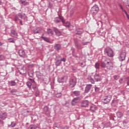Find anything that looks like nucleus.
Here are the masks:
<instances>
[{
	"label": "nucleus",
	"mask_w": 129,
	"mask_h": 129,
	"mask_svg": "<svg viewBox=\"0 0 129 129\" xmlns=\"http://www.w3.org/2000/svg\"><path fill=\"white\" fill-rule=\"evenodd\" d=\"M11 125L12 127H15V126L17 125V123H14V122H12Z\"/></svg>",
	"instance_id": "obj_42"
},
{
	"label": "nucleus",
	"mask_w": 129,
	"mask_h": 129,
	"mask_svg": "<svg viewBox=\"0 0 129 129\" xmlns=\"http://www.w3.org/2000/svg\"><path fill=\"white\" fill-rule=\"evenodd\" d=\"M89 43H90V42H82V46H86V45H88V44H89Z\"/></svg>",
	"instance_id": "obj_39"
},
{
	"label": "nucleus",
	"mask_w": 129,
	"mask_h": 129,
	"mask_svg": "<svg viewBox=\"0 0 129 129\" xmlns=\"http://www.w3.org/2000/svg\"><path fill=\"white\" fill-rule=\"evenodd\" d=\"M73 56L74 57H75L76 58H78V56L77 55V54L76 53L73 54Z\"/></svg>",
	"instance_id": "obj_56"
},
{
	"label": "nucleus",
	"mask_w": 129,
	"mask_h": 129,
	"mask_svg": "<svg viewBox=\"0 0 129 129\" xmlns=\"http://www.w3.org/2000/svg\"><path fill=\"white\" fill-rule=\"evenodd\" d=\"M61 21L62 24H64V23H65V20H64V18L60 16H58V17L55 18L54 20V23H60Z\"/></svg>",
	"instance_id": "obj_8"
},
{
	"label": "nucleus",
	"mask_w": 129,
	"mask_h": 129,
	"mask_svg": "<svg viewBox=\"0 0 129 129\" xmlns=\"http://www.w3.org/2000/svg\"><path fill=\"white\" fill-rule=\"evenodd\" d=\"M21 4L24 6H28V5H29V2H25V1H22Z\"/></svg>",
	"instance_id": "obj_38"
},
{
	"label": "nucleus",
	"mask_w": 129,
	"mask_h": 129,
	"mask_svg": "<svg viewBox=\"0 0 129 129\" xmlns=\"http://www.w3.org/2000/svg\"><path fill=\"white\" fill-rule=\"evenodd\" d=\"M104 53L105 54H107L108 57H111V58L113 57V50H112V49L109 47H107L105 48Z\"/></svg>",
	"instance_id": "obj_3"
},
{
	"label": "nucleus",
	"mask_w": 129,
	"mask_h": 129,
	"mask_svg": "<svg viewBox=\"0 0 129 129\" xmlns=\"http://www.w3.org/2000/svg\"><path fill=\"white\" fill-rule=\"evenodd\" d=\"M111 98H112V96L111 95L104 96L102 99V102L104 103V104H107L109 102H110Z\"/></svg>",
	"instance_id": "obj_2"
},
{
	"label": "nucleus",
	"mask_w": 129,
	"mask_h": 129,
	"mask_svg": "<svg viewBox=\"0 0 129 129\" xmlns=\"http://www.w3.org/2000/svg\"><path fill=\"white\" fill-rule=\"evenodd\" d=\"M126 8L127 9H128V10H129V4H128V5H127L126 6Z\"/></svg>",
	"instance_id": "obj_61"
},
{
	"label": "nucleus",
	"mask_w": 129,
	"mask_h": 129,
	"mask_svg": "<svg viewBox=\"0 0 129 129\" xmlns=\"http://www.w3.org/2000/svg\"><path fill=\"white\" fill-rule=\"evenodd\" d=\"M9 43H13L15 44L16 43V39L13 38H10L8 39Z\"/></svg>",
	"instance_id": "obj_26"
},
{
	"label": "nucleus",
	"mask_w": 129,
	"mask_h": 129,
	"mask_svg": "<svg viewBox=\"0 0 129 129\" xmlns=\"http://www.w3.org/2000/svg\"><path fill=\"white\" fill-rule=\"evenodd\" d=\"M37 128H39V127H38V126L34 124H31L28 127V129H37Z\"/></svg>",
	"instance_id": "obj_25"
},
{
	"label": "nucleus",
	"mask_w": 129,
	"mask_h": 129,
	"mask_svg": "<svg viewBox=\"0 0 129 129\" xmlns=\"http://www.w3.org/2000/svg\"><path fill=\"white\" fill-rule=\"evenodd\" d=\"M52 29H53L56 36H57V37H60V36L62 35V32H61V31H60L58 28L55 27H52Z\"/></svg>",
	"instance_id": "obj_11"
},
{
	"label": "nucleus",
	"mask_w": 129,
	"mask_h": 129,
	"mask_svg": "<svg viewBox=\"0 0 129 129\" xmlns=\"http://www.w3.org/2000/svg\"><path fill=\"white\" fill-rule=\"evenodd\" d=\"M6 59V57L3 55H0V61H4Z\"/></svg>",
	"instance_id": "obj_36"
},
{
	"label": "nucleus",
	"mask_w": 129,
	"mask_h": 129,
	"mask_svg": "<svg viewBox=\"0 0 129 129\" xmlns=\"http://www.w3.org/2000/svg\"><path fill=\"white\" fill-rule=\"evenodd\" d=\"M19 21H20V24L21 25V26H23V22H22V20L19 19Z\"/></svg>",
	"instance_id": "obj_59"
},
{
	"label": "nucleus",
	"mask_w": 129,
	"mask_h": 129,
	"mask_svg": "<svg viewBox=\"0 0 129 129\" xmlns=\"http://www.w3.org/2000/svg\"><path fill=\"white\" fill-rule=\"evenodd\" d=\"M18 54L20 57H22V58H25L26 57V52L25 50L23 49H20L18 51Z\"/></svg>",
	"instance_id": "obj_15"
},
{
	"label": "nucleus",
	"mask_w": 129,
	"mask_h": 129,
	"mask_svg": "<svg viewBox=\"0 0 129 129\" xmlns=\"http://www.w3.org/2000/svg\"><path fill=\"white\" fill-rule=\"evenodd\" d=\"M99 63L97 62L95 63V68H96L97 69H99Z\"/></svg>",
	"instance_id": "obj_41"
},
{
	"label": "nucleus",
	"mask_w": 129,
	"mask_h": 129,
	"mask_svg": "<svg viewBox=\"0 0 129 129\" xmlns=\"http://www.w3.org/2000/svg\"><path fill=\"white\" fill-rule=\"evenodd\" d=\"M57 81L59 82V83H63L65 82V77L58 78L57 79Z\"/></svg>",
	"instance_id": "obj_22"
},
{
	"label": "nucleus",
	"mask_w": 129,
	"mask_h": 129,
	"mask_svg": "<svg viewBox=\"0 0 129 129\" xmlns=\"http://www.w3.org/2000/svg\"><path fill=\"white\" fill-rule=\"evenodd\" d=\"M91 87H92V85L91 84H88L86 85L84 92L85 93H88L89 91H90V90L91 89Z\"/></svg>",
	"instance_id": "obj_16"
},
{
	"label": "nucleus",
	"mask_w": 129,
	"mask_h": 129,
	"mask_svg": "<svg viewBox=\"0 0 129 129\" xmlns=\"http://www.w3.org/2000/svg\"><path fill=\"white\" fill-rule=\"evenodd\" d=\"M116 115H117V117L120 118L122 116L123 114L121 113V112H117L116 113Z\"/></svg>",
	"instance_id": "obj_32"
},
{
	"label": "nucleus",
	"mask_w": 129,
	"mask_h": 129,
	"mask_svg": "<svg viewBox=\"0 0 129 129\" xmlns=\"http://www.w3.org/2000/svg\"><path fill=\"white\" fill-rule=\"evenodd\" d=\"M89 105V101H88V100L83 101L81 103V107H87Z\"/></svg>",
	"instance_id": "obj_14"
},
{
	"label": "nucleus",
	"mask_w": 129,
	"mask_h": 129,
	"mask_svg": "<svg viewBox=\"0 0 129 129\" xmlns=\"http://www.w3.org/2000/svg\"><path fill=\"white\" fill-rule=\"evenodd\" d=\"M75 46L78 50H82V49H83L82 44H80L77 40H75Z\"/></svg>",
	"instance_id": "obj_10"
},
{
	"label": "nucleus",
	"mask_w": 129,
	"mask_h": 129,
	"mask_svg": "<svg viewBox=\"0 0 129 129\" xmlns=\"http://www.w3.org/2000/svg\"><path fill=\"white\" fill-rule=\"evenodd\" d=\"M114 79H115V80H117V79H118L119 78V76H117V75H115L113 77Z\"/></svg>",
	"instance_id": "obj_44"
},
{
	"label": "nucleus",
	"mask_w": 129,
	"mask_h": 129,
	"mask_svg": "<svg viewBox=\"0 0 129 129\" xmlns=\"http://www.w3.org/2000/svg\"><path fill=\"white\" fill-rule=\"evenodd\" d=\"M126 79L127 80L126 84L128 86H129V77L126 78Z\"/></svg>",
	"instance_id": "obj_48"
},
{
	"label": "nucleus",
	"mask_w": 129,
	"mask_h": 129,
	"mask_svg": "<svg viewBox=\"0 0 129 129\" xmlns=\"http://www.w3.org/2000/svg\"><path fill=\"white\" fill-rule=\"evenodd\" d=\"M119 83H120V84H122V83H123V79L121 78V79L119 80Z\"/></svg>",
	"instance_id": "obj_46"
},
{
	"label": "nucleus",
	"mask_w": 129,
	"mask_h": 129,
	"mask_svg": "<svg viewBox=\"0 0 129 129\" xmlns=\"http://www.w3.org/2000/svg\"><path fill=\"white\" fill-rule=\"evenodd\" d=\"M62 129H69V126H65L63 127L62 128Z\"/></svg>",
	"instance_id": "obj_55"
},
{
	"label": "nucleus",
	"mask_w": 129,
	"mask_h": 129,
	"mask_svg": "<svg viewBox=\"0 0 129 129\" xmlns=\"http://www.w3.org/2000/svg\"><path fill=\"white\" fill-rule=\"evenodd\" d=\"M125 57H126V53L125 52V51L122 50L121 52L119 58L120 61H121V62H122V61H124V60H125Z\"/></svg>",
	"instance_id": "obj_9"
},
{
	"label": "nucleus",
	"mask_w": 129,
	"mask_h": 129,
	"mask_svg": "<svg viewBox=\"0 0 129 129\" xmlns=\"http://www.w3.org/2000/svg\"><path fill=\"white\" fill-rule=\"evenodd\" d=\"M99 90H100V89L97 87H95V91L96 92V93H99Z\"/></svg>",
	"instance_id": "obj_37"
},
{
	"label": "nucleus",
	"mask_w": 129,
	"mask_h": 129,
	"mask_svg": "<svg viewBox=\"0 0 129 129\" xmlns=\"http://www.w3.org/2000/svg\"><path fill=\"white\" fill-rule=\"evenodd\" d=\"M60 62H62V61H63V62H66V58H61L60 60Z\"/></svg>",
	"instance_id": "obj_49"
},
{
	"label": "nucleus",
	"mask_w": 129,
	"mask_h": 129,
	"mask_svg": "<svg viewBox=\"0 0 129 129\" xmlns=\"http://www.w3.org/2000/svg\"><path fill=\"white\" fill-rule=\"evenodd\" d=\"M27 85L28 86V87H29V88H31V86H32V83L28 82L27 83Z\"/></svg>",
	"instance_id": "obj_40"
},
{
	"label": "nucleus",
	"mask_w": 129,
	"mask_h": 129,
	"mask_svg": "<svg viewBox=\"0 0 129 129\" xmlns=\"http://www.w3.org/2000/svg\"><path fill=\"white\" fill-rule=\"evenodd\" d=\"M33 89H34V91L37 90L38 89V87H37V86L34 85L32 86Z\"/></svg>",
	"instance_id": "obj_45"
},
{
	"label": "nucleus",
	"mask_w": 129,
	"mask_h": 129,
	"mask_svg": "<svg viewBox=\"0 0 129 129\" xmlns=\"http://www.w3.org/2000/svg\"><path fill=\"white\" fill-rule=\"evenodd\" d=\"M95 80L98 82V81H101V76L99 74H95L94 76Z\"/></svg>",
	"instance_id": "obj_17"
},
{
	"label": "nucleus",
	"mask_w": 129,
	"mask_h": 129,
	"mask_svg": "<svg viewBox=\"0 0 129 129\" xmlns=\"http://www.w3.org/2000/svg\"><path fill=\"white\" fill-rule=\"evenodd\" d=\"M3 45V43L2 42H0V46H2Z\"/></svg>",
	"instance_id": "obj_64"
},
{
	"label": "nucleus",
	"mask_w": 129,
	"mask_h": 129,
	"mask_svg": "<svg viewBox=\"0 0 129 129\" xmlns=\"http://www.w3.org/2000/svg\"><path fill=\"white\" fill-rule=\"evenodd\" d=\"M100 66L102 68H106L108 70H112L113 68V62L110 59L103 58L101 60Z\"/></svg>",
	"instance_id": "obj_1"
},
{
	"label": "nucleus",
	"mask_w": 129,
	"mask_h": 129,
	"mask_svg": "<svg viewBox=\"0 0 129 129\" xmlns=\"http://www.w3.org/2000/svg\"><path fill=\"white\" fill-rule=\"evenodd\" d=\"M123 12H124V13H125V14L126 15L127 14V12H126V11H125V10H124L123 11H122Z\"/></svg>",
	"instance_id": "obj_60"
},
{
	"label": "nucleus",
	"mask_w": 129,
	"mask_h": 129,
	"mask_svg": "<svg viewBox=\"0 0 129 129\" xmlns=\"http://www.w3.org/2000/svg\"><path fill=\"white\" fill-rule=\"evenodd\" d=\"M17 92H18V91H17V90H16V89H13V90L11 91V93L13 95H16V93H17Z\"/></svg>",
	"instance_id": "obj_35"
},
{
	"label": "nucleus",
	"mask_w": 129,
	"mask_h": 129,
	"mask_svg": "<svg viewBox=\"0 0 129 129\" xmlns=\"http://www.w3.org/2000/svg\"><path fill=\"white\" fill-rule=\"evenodd\" d=\"M119 7H120V8L121 9V10H122V11H123V8H122V6H121V4H119Z\"/></svg>",
	"instance_id": "obj_51"
},
{
	"label": "nucleus",
	"mask_w": 129,
	"mask_h": 129,
	"mask_svg": "<svg viewBox=\"0 0 129 129\" xmlns=\"http://www.w3.org/2000/svg\"><path fill=\"white\" fill-rule=\"evenodd\" d=\"M30 81H31V82H32V83H35V80H34V79H29Z\"/></svg>",
	"instance_id": "obj_54"
},
{
	"label": "nucleus",
	"mask_w": 129,
	"mask_h": 129,
	"mask_svg": "<svg viewBox=\"0 0 129 129\" xmlns=\"http://www.w3.org/2000/svg\"><path fill=\"white\" fill-rule=\"evenodd\" d=\"M61 61L59 59H57L56 61H55V66L56 67H58V66H60L61 65Z\"/></svg>",
	"instance_id": "obj_29"
},
{
	"label": "nucleus",
	"mask_w": 129,
	"mask_h": 129,
	"mask_svg": "<svg viewBox=\"0 0 129 129\" xmlns=\"http://www.w3.org/2000/svg\"><path fill=\"white\" fill-rule=\"evenodd\" d=\"M62 96V93H57L55 94V97H57V98H60Z\"/></svg>",
	"instance_id": "obj_33"
},
{
	"label": "nucleus",
	"mask_w": 129,
	"mask_h": 129,
	"mask_svg": "<svg viewBox=\"0 0 129 129\" xmlns=\"http://www.w3.org/2000/svg\"><path fill=\"white\" fill-rule=\"evenodd\" d=\"M54 49L56 51H59V50L61 49V45L59 44H55V45L54 46Z\"/></svg>",
	"instance_id": "obj_24"
},
{
	"label": "nucleus",
	"mask_w": 129,
	"mask_h": 129,
	"mask_svg": "<svg viewBox=\"0 0 129 129\" xmlns=\"http://www.w3.org/2000/svg\"><path fill=\"white\" fill-rule=\"evenodd\" d=\"M35 96H38L39 95H40V91L38 89H37V90H35Z\"/></svg>",
	"instance_id": "obj_34"
},
{
	"label": "nucleus",
	"mask_w": 129,
	"mask_h": 129,
	"mask_svg": "<svg viewBox=\"0 0 129 129\" xmlns=\"http://www.w3.org/2000/svg\"><path fill=\"white\" fill-rule=\"evenodd\" d=\"M46 33L48 35H51V36H53L54 35V32H53V30L51 29L48 28L47 29Z\"/></svg>",
	"instance_id": "obj_21"
},
{
	"label": "nucleus",
	"mask_w": 129,
	"mask_h": 129,
	"mask_svg": "<svg viewBox=\"0 0 129 129\" xmlns=\"http://www.w3.org/2000/svg\"><path fill=\"white\" fill-rule=\"evenodd\" d=\"M28 75L30 77L33 78L34 77V72L33 71H29L28 72Z\"/></svg>",
	"instance_id": "obj_31"
},
{
	"label": "nucleus",
	"mask_w": 129,
	"mask_h": 129,
	"mask_svg": "<svg viewBox=\"0 0 129 129\" xmlns=\"http://www.w3.org/2000/svg\"><path fill=\"white\" fill-rule=\"evenodd\" d=\"M126 16L127 17V18L129 20V15L128 14H126Z\"/></svg>",
	"instance_id": "obj_62"
},
{
	"label": "nucleus",
	"mask_w": 129,
	"mask_h": 129,
	"mask_svg": "<svg viewBox=\"0 0 129 129\" xmlns=\"http://www.w3.org/2000/svg\"><path fill=\"white\" fill-rule=\"evenodd\" d=\"M90 82H91V83L92 84H94V83H95V81H94V80L93 79H92V78H91L90 79Z\"/></svg>",
	"instance_id": "obj_47"
},
{
	"label": "nucleus",
	"mask_w": 129,
	"mask_h": 129,
	"mask_svg": "<svg viewBox=\"0 0 129 129\" xmlns=\"http://www.w3.org/2000/svg\"><path fill=\"white\" fill-rule=\"evenodd\" d=\"M83 33V29L82 28H77L75 30L76 35H81Z\"/></svg>",
	"instance_id": "obj_18"
},
{
	"label": "nucleus",
	"mask_w": 129,
	"mask_h": 129,
	"mask_svg": "<svg viewBox=\"0 0 129 129\" xmlns=\"http://www.w3.org/2000/svg\"><path fill=\"white\" fill-rule=\"evenodd\" d=\"M66 27H68V28H69V27H70V23L69 22L66 23Z\"/></svg>",
	"instance_id": "obj_52"
},
{
	"label": "nucleus",
	"mask_w": 129,
	"mask_h": 129,
	"mask_svg": "<svg viewBox=\"0 0 129 129\" xmlns=\"http://www.w3.org/2000/svg\"><path fill=\"white\" fill-rule=\"evenodd\" d=\"M96 109H97V107H96L95 105H93L91 106H90V110H91V111H92V112H94V111H95Z\"/></svg>",
	"instance_id": "obj_23"
},
{
	"label": "nucleus",
	"mask_w": 129,
	"mask_h": 129,
	"mask_svg": "<svg viewBox=\"0 0 129 129\" xmlns=\"http://www.w3.org/2000/svg\"><path fill=\"white\" fill-rule=\"evenodd\" d=\"M80 101V97L74 98L72 101V105H76Z\"/></svg>",
	"instance_id": "obj_12"
},
{
	"label": "nucleus",
	"mask_w": 129,
	"mask_h": 129,
	"mask_svg": "<svg viewBox=\"0 0 129 129\" xmlns=\"http://www.w3.org/2000/svg\"><path fill=\"white\" fill-rule=\"evenodd\" d=\"M99 11V8L97 5H95L93 6V8L91 9V14H92L93 16L96 15L98 11Z\"/></svg>",
	"instance_id": "obj_6"
},
{
	"label": "nucleus",
	"mask_w": 129,
	"mask_h": 129,
	"mask_svg": "<svg viewBox=\"0 0 129 129\" xmlns=\"http://www.w3.org/2000/svg\"><path fill=\"white\" fill-rule=\"evenodd\" d=\"M4 121L0 119V124H2V125H4Z\"/></svg>",
	"instance_id": "obj_57"
},
{
	"label": "nucleus",
	"mask_w": 129,
	"mask_h": 129,
	"mask_svg": "<svg viewBox=\"0 0 129 129\" xmlns=\"http://www.w3.org/2000/svg\"><path fill=\"white\" fill-rule=\"evenodd\" d=\"M81 67H85V64L83 62L81 63Z\"/></svg>",
	"instance_id": "obj_53"
},
{
	"label": "nucleus",
	"mask_w": 129,
	"mask_h": 129,
	"mask_svg": "<svg viewBox=\"0 0 129 129\" xmlns=\"http://www.w3.org/2000/svg\"><path fill=\"white\" fill-rule=\"evenodd\" d=\"M41 39L45 41V42H47V43H50V40L48 38V37H45L44 36L41 37Z\"/></svg>",
	"instance_id": "obj_27"
},
{
	"label": "nucleus",
	"mask_w": 129,
	"mask_h": 129,
	"mask_svg": "<svg viewBox=\"0 0 129 129\" xmlns=\"http://www.w3.org/2000/svg\"><path fill=\"white\" fill-rule=\"evenodd\" d=\"M114 102H115V100H114V99L112 100L111 104H113V103H114Z\"/></svg>",
	"instance_id": "obj_58"
},
{
	"label": "nucleus",
	"mask_w": 129,
	"mask_h": 129,
	"mask_svg": "<svg viewBox=\"0 0 129 129\" xmlns=\"http://www.w3.org/2000/svg\"><path fill=\"white\" fill-rule=\"evenodd\" d=\"M65 104L66 105L69 104V102L68 101H66Z\"/></svg>",
	"instance_id": "obj_63"
},
{
	"label": "nucleus",
	"mask_w": 129,
	"mask_h": 129,
	"mask_svg": "<svg viewBox=\"0 0 129 129\" xmlns=\"http://www.w3.org/2000/svg\"><path fill=\"white\" fill-rule=\"evenodd\" d=\"M73 94H74L75 96H79V95H80V91H74Z\"/></svg>",
	"instance_id": "obj_28"
},
{
	"label": "nucleus",
	"mask_w": 129,
	"mask_h": 129,
	"mask_svg": "<svg viewBox=\"0 0 129 129\" xmlns=\"http://www.w3.org/2000/svg\"><path fill=\"white\" fill-rule=\"evenodd\" d=\"M50 85L52 89H54V83H51Z\"/></svg>",
	"instance_id": "obj_50"
},
{
	"label": "nucleus",
	"mask_w": 129,
	"mask_h": 129,
	"mask_svg": "<svg viewBox=\"0 0 129 129\" xmlns=\"http://www.w3.org/2000/svg\"><path fill=\"white\" fill-rule=\"evenodd\" d=\"M11 36L14 37H17L18 33H17V32H16L15 30H12L11 31Z\"/></svg>",
	"instance_id": "obj_19"
},
{
	"label": "nucleus",
	"mask_w": 129,
	"mask_h": 129,
	"mask_svg": "<svg viewBox=\"0 0 129 129\" xmlns=\"http://www.w3.org/2000/svg\"><path fill=\"white\" fill-rule=\"evenodd\" d=\"M7 113L6 112H4L0 114V118L2 119H6L7 118Z\"/></svg>",
	"instance_id": "obj_20"
},
{
	"label": "nucleus",
	"mask_w": 129,
	"mask_h": 129,
	"mask_svg": "<svg viewBox=\"0 0 129 129\" xmlns=\"http://www.w3.org/2000/svg\"><path fill=\"white\" fill-rule=\"evenodd\" d=\"M10 84L11 86H16L17 85V83H16L15 81H11Z\"/></svg>",
	"instance_id": "obj_30"
},
{
	"label": "nucleus",
	"mask_w": 129,
	"mask_h": 129,
	"mask_svg": "<svg viewBox=\"0 0 129 129\" xmlns=\"http://www.w3.org/2000/svg\"><path fill=\"white\" fill-rule=\"evenodd\" d=\"M76 83H77V80L74 78H71L69 80V86L71 88H73V87H75V85H76Z\"/></svg>",
	"instance_id": "obj_4"
},
{
	"label": "nucleus",
	"mask_w": 129,
	"mask_h": 129,
	"mask_svg": "<svg viewBox=\"0 0 129 129\" xmlns=\"http://www.w3.org/2000/svg\"><path fill=\"white\" fill-rule=\"evenodd\" d=\"M43 111L44 114H46L48 117H50L51 116V111H50V109H49V107L45 106L43 108Z\"/></svg>",
	"instance_id": "obj_7"
},
{
	"label": "nucleus",
	"mask_w": 129,
	"mask_h": 129,
	"mask_svg": "<svg viewBox=\"0 0 129 129\" xmlns=\"http://www.w3.org/2000/svg\"><path fill=\"white\" fill-rule=\"evenodd\" d=\"M43 32V29L37 27L33 30L34 34H41Z\"/></svg>",
	"instance_id": "obj_13"
},
{
	"label": "nucleus",
	"mask_w": 129,
	"mask_h": 129,
	"mask_svg": "<svg viewBox=\"0 0 129 129\" xmlns=\"http://www.w3.org/2000/svg\"><path fill=\"white\" fill-rule=\"evenodd\" d=\"M71 50L72 51V55L75 54V48H74V47H72Z\"/></svg>",
	"instance_id": "obj_43"
},
{
	"label": "nucleus",
	"mask_w": 129,
	"mask_h": 129,
	"mask_svg": "<svg viewBox=\"0 0 129 129\" xmlns=\"http://www.w3.org/2000/svg\"><path fill=\"white\" fill-rule=\"evenodd\" d=\"M19 18H20V19H22V20H25V21L27 20V16H26L25 14H24V15H22V13H19L17 15H16L15 17V20L16 21L20 20V19Z\"/></svg>",
	"instance_id": "obj_5"
}]
</instances>
